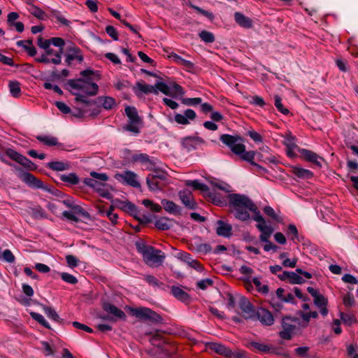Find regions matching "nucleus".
I'll return each instance as SVG.
<instances>
[{
    "label": "nucleus",
    "instance_id": "40",
    "mask_svg": "<svg viewBox=\"0 0 358 358\" xmlns=\"http://www.w3.org/2000/svg\"><path fill=\"white\" fill-rule=\"evenodd\" d=\"M17 162L29 171H34L37 168L36 165L34 163H33L30 159H29L22 155Z\"/></svg>",
    "mask_w": 358,
    "mask_h": 358
},
{
    "label": "nucleus",
    "instance_id": "34",
    "mask_svg": "<svg viewBox=\"0 0 358 358\" xmlns=\"http://www.w3.org/2000/svg\"><path fill=\"white\" fill-rule=\"evenodd\" d=\"M185 93L184 90L180 87V102L186 106H196L201 103V98H183L182 95Z\"/></svg>",
    "mask_w": 358,
    "mask_h": 358
},
{
    "label": "nucleus",
    "instance_id": "36",
    "mask_svg": "<svg viewBox=\"0 0 358 358\" xmlns=\"http://www.w3.org/2000/svg\"><path fill=\"white\" fill-rule=\"evenodd\" d=\"M161 203L166 212L172 214H176L178 213V206L174 202L163 199Z\"/></svg>",
    "mask_w": 358,
    "mask_h": 358
},
{
    "label": "nucleus",
    "instance_id": "21",
    "mask_svg": "<svg viewBox=\"0 0 358 358\" xmlns=\"http://www.w3.org/2000/svg\"><path fill=\"white\" fill-rule=\"evenodd\" d=\"M327 303V299L321 294H319L314 298V303L320 309V313L323 316H326L328 314Z\"/></svg>",
    "mask_w": 358,
    "mask_h": 358
},
{
    "label": "nucleus",
    "instance_id": "32",
    "mask_svg": "<svg viewBox=\"0 0 358 358\" xmlns=\"http://www.w3.org/2000/svg\"><path fill=\"white\" fill-rule=\"evenodd\" d=\"M257 228L259 231H261V234L259 236L260 241L267 242L273 231V227H262V226H257Z\"/></svg>",
    "mask_w": 358,
    "mask_h": 358
},
{
    "label": "nucleus",
    "instance_id": "49",
    "mask_svg": "<svg viewBox=\"0 0 358 358\" xmlns=\"http://www.w3.org/2000/svg\"><path fill=\"white\" fill-rule=\"evenodd\" d=\"M275 106L278 108V110L281 112L284 115H287L289 111L287 108H285L282 103V99L278 95H275Z\"/></svg>",
    "mask_w": 358,
    "mask_h": 358
},
{
    "label": "nucleus",
    "instance_id": "14",
    "mask_svg": "<svg viewBox=\"0 0 358 358\" xmlns=\"http://www.w3.org/2000/svg\"><path fill=\"white\" fill-rule=\"evenodd\" d=\"M133 90L138 96H140L142 94H157V90L154 85H147L143 82H138L136 85L133 87Z\"/></svg>",
    "mask_w": 358,
    "mask_h": 358
},
{
    "label": "nucleus",
    "instance_id": "56",
    "mask_svg": "<svg viewBox=\"0 0 358 358\" xmlns=\"http://www.w3.org/2000/svg\"><path fill=\"white\" fill-rule=\"evenodd\" d=\"M50 44H53L55 46L59 47L60 48L59 52H63V48L65 45V42L63 38L59 37H53L50 39Z\"/></svg>",
    "mask_w": 358,
    "mask_h": 358
},
{
    "label": "nucleus",
    "instance_id": "11",
    "mask_svg": "<svg viewBox=\"0 0 358 358\" xmlns=\"http://www.w3.org/2000/svg\"><path fill=\"white\" fill-rule=\"evenodd\" d=\"M21 178L25 183L31 187L47 189V187L43 184V182L30 173H23L21 176Z\"/></svg>",
    "mask_w": 358,
    "mask_h": 358
},
{
    "label": "nucleus",
    "instance_id": "2",
    "mask_svg": "<svg viewBox=\"0 0 358 358\" xmlns=\"http://www.w3.org/2000/svg\"><path fill=\"white\" fill-rule=\"evenodd\" d=\"M136 246L137 250L142 254L143 260L148 265L157 266L164 262L165 256L161 250L142 242H137Z\"/></svg>",
    "mask_w": 358,
    "mask_h": 358
},
{
    "label": "nucleus",
    "instance_id": "28",
    "mask_svg": "<svg viewBox=\"0 0 358 358\" xmlns=\"http://www.w3.org/2000/svg\"><path fill=\"white\" fill-rule=\"evenodd\" d=\"M206 194L214 204L219 206H227V201L220 194L210 191Z\"/></svg>",
    "mask_w": 358,
    "mask_h": 358
},
{
    "label": "nucleus",
    "instance_id": "53",
    "mask_svg": "<svg viewBox=\"0 0 358 358\" xmlns=\"http://www.w3.org/2000/svg\"><path fill=\"white\" fill-rule=\"evenodd\" d=\"M62 279L66 282L75 285L78 282L77 278L68 273H62L60 274Z\"/></svg>",
    "mask_w": 358,
    "mask_h": 358
},
{
    "label": "nucleus",
    "instance_id": "7",
    "mask_svg": "<svg viewBox=\"0 0 358 358\" xmlns=\"http://www.w3.org/2000/svg\"><path fill=\"white\" fill-rule=\"evenodd\" d=\"M133 315L140 320L150 321L151 322L159 323L162 322V317L148 308H138L132 310Z\"/></svg>",
    "mask_w": 358,
    "mask_h": 358
},
{
    "label": "nucleus",
    "instance_id": "13",
    "mask_svg": "<svg viewBox=\"0 0 358 358\" xmlns=\"http://www.w3.org/2000/svg\"><path fill=\"white\" fill-rule=\"evenodd\" d=\"M115 207H117L125 212L130 213L131 215L136 217L138 210L136 206L129 201H122L119 199H115L113 201Z\"/></svg>",
    "mask_w": 358,
    "mask_h": 358
},
{
    "label": "nucleus",
    "instance_id": "3",
    "mask_svg": "<svg viewBox=\"0 0 358 358\" xmlns=\"http://www.w3.org/2000/svg\"><path fill=\"white\" fill-rule=\"evenodd\" d=\"M66 85L71 89L82 90L87 96H94L98 93L99 86L92 82V78L68 80Z\"/></svg>",
    "mask_w": 358,
    "mask_h": 358
},
{
    "label": "nucleus",
    "instance_id": "27",
    "mask_svg": "<svg viewBox=\"0 0 358 358\" xmlns=\"http://www.w3.org/2000/svg\"><path fill=\"white\" fill-rule=\"evenodd\" d=\"M96 103H102L103 107L106 110L112 109L115 105V100L110 96H99L96 99Z\"/></svg>",
    "mask_w": 358,
    "mask_h": 358
},
{
    "label": "nucleus",
    "instance_id": "17",
    "mask_svg": "<svg viewBox=\"0 0 358 358\" xmlns=\"http://www.w3.org/2000/svg\"><path fill=\"white\" fill-rule=\"evenodd\" d=\"M257 315L259 321L266 326H271L274 322V318L270 311L265 308H260L257 312Z\"/></svg>",
    "mask_w": 358,
    "mask_h": 358
},
{
    "label": "nucleus",
    "instance_id": "51",
    "mask_svg": "<svg viewBox=\"0 0 358 358\" xmlns=\"http://www.w3.org/2000/svg\"><path fill=\"white\" fill-rule=\"evenodd\" d=\"M43 310H44L45 313H46V315H48V317H49L50 318L52 319L55 321H57V322L59 321L60 318L53 308H52L50 307L45 306H43Z\"/></svg>",
    "mask_w": 358,
    "mask_h": 358
},
{
    "label": "nucleus",
    "instance_id": "25",
    "mask_svg": "<svg viewBox=\"0 0 358 358\" xmlns=\"http://www.w3.org/2000/svg\"><path fill=\"white\" fill-rule=\"evenodd\" d=\"M185 184L187 187H191L194 190H200L203 193H207L209 191V187L199 182L197 180H185Z\"/></svg>",
    "mask_w": 358,
    "mask_h": 358
},
{
    "label": "nucleus",
    "instance_id": "12",
    "mask_svg": "<svg viewBox=\"0 0 358 358\" xmlns=\"http://www.w3.org/2000/svg\"><path fill=\"white\" fill-rule=\"evenodd\" d=\"M239 306L245 318H252L255 316L256 312L252 304L245 297L243 296L240 299Z\"/></svg>",
    "mask_w": 358,
    "mask_h": 358
},
{
    "label": "nucleus",
    "instance_id": "26",
    "mask_svg": "<svg viewBox=\"0 0 358 358\" xmlns=\"http://www.w3.org/2000/svg\"><path fill=\"white\" fill-rule=\"evenodd\" d=\"M36 139L49 147L59 145L58 139L52 136H37Z\"/></svg>",
    "mask_w": 358,
    "mask_h": 358
},
{
    "label": "nucleus",
    "instance_id": "46",
    "mask_svg": "<svg viewBox=\"0 0 358 358\" xmlns=\"http://www.w3.org/2000/svg\"><path fill=\"white\" fill-rule=\"evenodd\" d=\"M201 39L206 43H213L215 41V36L213 33L203 30L199 34Z\"/></svg>",
    "mask_w": 358,
    "mask_h": 358
},
{
    "label": "nucleus",
    "instance_id": "55",
    "mask_svg": "<svg viewBox=\"0 0 358 358\" xmlns=\"http://www.w3.org/2000/svg\"><path fill=\"white\" fill-rule=\"evenodd\" d=\"M287 235L292 236L291 239L295 240L299 238V233L296 227L294 224H289L287 228Z\"/></svg>",
    "mask_w": 358,
    "mask_h": 358
},
{
    "label": "nucleus",
    "instance_id": "20",
    "mask_svg": "<svg viewBox=\"0 0 358 358\" xmlns=\"http://www.w3.org/2000/svg\"><path fill=\"white\" fill-rule=\"evenodd\" d=\"M234 19L236 22L243 28L250 29L252 27V20L241 13L236 12L234 13Z\"/></svg>",
    "mask_w": 358,
    "mask_h": 358
},
{
    "label": "nucleus",
    "instance_id": "50",
    "mask_svg": "<svg viewBox=\"0 0 358 358\" xmlns=\"http://www.w3.org/2000/svg\"><path fill=\"white\" fill-rule=\"evenodd\" d=\"M30 315L31 316V317L34 320H35L36 321L39 322L41 325H43L45 328L50 329L49 324L41 314H38V313H36L34 312H31Z\"/></svg>",
    "mask_w": 358,
    "mask_h": 358
},
{
    "label": "nucleus",
    "instance_id": "59",
    "mask_svg": "<svg viewBox=\"0 0 358 358\" xmlns=\"http://www.w3.org/2000/svg\"><path fill=\"white\" fill-rule=\"evenodd\" d=\"M213 284V281L211 279L206 278L203 279L197 282V287L201 289H206L208 286H211Z\"/></svg>",
    "mask_w": 358,
    "mask_h": 358
},
{
    "label": "nucleus",
    "instance_id": "47",
    "mask_svg": "<svg viewBox=\"0 0 358 358\" xmlns=\"http://www.w3.org/2000/svg\"><path fill=\"white\" fill-rule=\"evenodd\" d=\"M155 87L158 91L162 92L163 94L166 95H171V89L170 87L163 82L158 81L155 84Z\"/></svg>",
    "mask_w": 358,
    "mask_h": 358
},
{
    "label": "nucleus",
    "instance_id": "64",
    "mask_svg": "<svg viewBox=\"0 0 358 358\" xmlns=\"http://www.w3.org/2000/svg\"><path fill=\"white\" fill-rule=\"evenodd\" d=\"M196 249L197 252L202 253V254H207L211 251V247L208 243L199 244V245H197Z\"/></svg>",
    "mask_w": 358,
    "mask_h": 358
},
{
    "label": "nucleus",
    "instance_id": "1",
    "mask_svg": "<svg viewBox=\"0 0 358 358\" xmlns=\"http://www.w3.org/2000/svg\"><path fill=\"white\" fill-rule=\"evenodd\" d=\"M229 206L234 213L236 219L241 221L248 220L250 217L249 211L256 212L257 206L247 196L239 194L228 195Z\"/></svg>",
    "mask_w": 358,
    "mask_h": 358
},
{
    "label": "nucleus",
    "instance_id": "9",
    "mask_svg": "<svg viewBox=\"0 0 358 358\" xmlns=\"http://www.w3.org/2000/svg\"><path fill=\"white\" fill-rule=\"evenodd\" d=\"M166 175L148 176L146 183L151 191L162 189L166 185Z\"/></svg>",
    "mask_w": 358,
    "mask_h": 358
},
{
    "label": "nucleus",
    "instance_id": "22",
    "mask_svg": "<svg viewBox=\"0 0 358 358\" xmlns=\"http://www.w3.org/2000/svg\"><path fill=\"white\" fill-rule=\"evenodd\" d=\"M131 162L133 163L141 162L142 164H145L148 165V169H151L154 166L152 160L149 158V156L144 153L133 155L131 157Z\"/></svg>",
    "mask_w": 358,
    "mask_h": 358
},
{
    "label": "nucleus",
    "instance_id": "63",
    "mask_svg": "<svg viewBox=\"0 0 358 358\" xmlns=\"http://www.w3.org/2000/svg\"><path fill=\"white\" fill-rule=\"evenodd\" d=\"M3 259L9 263H13L15 262V256L9 250H5L2 253Z\"/></svg>",
    "mask_w": 358,
    "mask_h": 358
},
{
    "label": "nucleus",
    "instance_id": "39",
    "mask_svg": "<svg viewBox=\"0 0 358 358\" xmlns=\"http://www.w3.org/2000/svg\"><path fill=\"white\" fill-rule=\"evenodd\" d=\"M60 179L62 181L71 185H77L79 182V178L75 173L61 175Z\"/></svg>",
    "mask_w": 358,
    "mask_h": 358
},
{
    "label": "nucleus",
    "instance_id": "16",
    "mask_svg": "<svg viewBox=\"0 0 358 358\" xmlns=\"http://www.w3.org/2000/svg\"><path fill=\"white\" fill-rule=\"evenodd\" d=\"M206 347L208 349L214 351L217 354L226 357H231L232 356V351L222 344L217 343H207Z\"/></svg>",
    "mask_w": 358,
    "mask_h": 358
},
{
    "label": "nucleus",
    "instance_id": "33",
    "mask_svg": "<svg viewBox=\"0 0 358 358\" xmlns=\"http://www.w3.org/2000/svg\"><path fill=\"white\" fill-rule=\"evenodd\" d=\"M180 201L187 209L195 210L198 208V203L193 196H180Z\"/></svg>",
    "mask_w": 358,
    "mask_h": 358
},
{
    "label": "nucleus",
    "instance_id": "5",
    "mask_svg": "<svg viewBox=\"0 0 358 358\" xmlns=\"http://www.w3.org/2000/svg\"><path fill=\"white\" fill-rule=\"evenodd\" d=\"M125 113L129 118V123L124 127V129L134 134H138L139 127L141 126L143 122L138 115L136 108L127 106L125 108Z\"/></svg>",
    "mask_w": 358,
    "mask_h": 358
},
{
    "label": "nucleus",
    "instance_id": "48",
    "mask_svg": "<svg viewBox=\"0 0 358 358\" xmlns=\"http://www.w3.org/2000/svg\"><path fill=\"white\" fill-rule=\"evenodd\" d=\"M73 95L76 96L75 101L76 102H81L85 103L87 106L92 105L96 103V101L88 100L85 98V96L79 93L72 92Z\"/></svg>",
    "mask_w": 358,
    "mask_h": 358
},
{
    "label": "nucleus",
    "instance_id": "52",
    "mask_svg": "<svg viewBox=\"0 0 358 358\" xmlns=\"http://www.w3.org/2000/svg\"><path fill=\"white\" fill-rule=\"evenodd\" d=\"M286 145H287V155L291 157H293L294 156H295V154L294 153L293 150L297 146L293 142V138H288L287 143H286Z\"/></svg>",
    "mask_w": 358,
    "mask_h": 358
},
{
    "label": "nucleus",
    "instance_id": "45",
    "mask_svg": "<svg viewBox=\"0 0 358 358\" xmlns=\"http://www.w3.org/2000/svg\"><path fill=\"white\" fill-rule=\"evenodd\" d=\"M254 213L255 215L252 216V219L258 222L257 226H262V227H272L271 226L266 224L265 219L260 214V212L257 208L256 212H254Z\"/></svg>",
    "mask_w": 358,
    "mask_h": 358
},
{
    "label": "nucleus",
    "instance_id": "30",
    "mask_svg": "<svg viewBox=\"0 0 358 358\" xmlns=\"http://www.w3.org/2000/svg\"><path fill=\"white\" fill-rule=\"evenodd\" d=\"M256 155L257 152L255 151H246L245 150L244 152L238 155L240 156L241 159L248 162L251 165L260 167L257 163L254 162V159Z\"/></svg>",
    "mask_w": 358,
    "mask_h": 358
},
{
    "label": "nucleus",
    "instance_id": "35",
    "mask_svg": "<svg viewBox=\"0 0 358 358\" xmlns=\"http://www.w3.org/2000/svg\"><path fill=\"white\" fill-rule=\"evenodd\" d=\"M173 226V222L165 217H161L155 222V227L160 230H168Z\"/></svg>",
    "mask_w": 358,
    "mask_h": 358
},
{
    "label": "nucleus",
    "instance_id": "38",
    "mask_svg": "<svg viewBox=\"0 0 358 358\" xmlns=\"http://www.w3.org/2000/svg\"><path fill=\"white\" fill-rule=\"evenodd\" d=\"M29 4L31 6V8L29 9V12L31 15H33L34 17L41 20H45V18L47 17V15L43 10H41L40 8L34 4Z\"/></svg>",
    "mask_w": 358,
    "mask_h": 358
},
{
    "label": "nucleus",
    "instance_id": "62",
    "mask_svg": "<svg viewBox=\"0 0 358 358\" xmlns=\"http://www.w3.org/2000/svg\"><path fill=\"white\" fill-rule=\"evenodd\" d=\"M192 301V298L187 292L180 289V302H182L185 305H189Z\"/></svg>",
    "mask_w": 358,
    "mask_h": 358
},
{
    "label": "nucleus",
    "instance_id": "19",
    "mask_svg": "<svg viewBox=\"0 0 358 358\" xmlns=\"http://www.w3.org/2000/svg\"><path fill=\"white\" fill-rule=\"evenodd\" d=\"M180 260L184 261L190 267L194 268L198 271H202L203 269L202 265L197 260L192 259L190 255L187 252H180Z\"/></svg>",
    "mask_w": 358,
    "mask_h": 358
},
{
    "label": "nucleus",
    "instance_id": "43",
    "mask_svg": "<svg viewBox=\"0 0 358 358\" xmlns=\"http://www.w3.org/2000/svg\"><path fill=\"white\" fill-rule=\"evenodd\" d=\"M10 92L14 97H18L20 94L21 89L20 83L17 81H10L8 84Z\"/></svg>",
    "mask_w": 358,
    "mask_h": 358
},
{
    "label": "nucleus",
    "instance_id": "41",
    "mask_svg": "<svg viewBox=\"0 0 358 358\" xmlns=\"http://www.w3.org/2000/svg\"><path fill=\"white\" fill-rule=\"evenodd\" d=\"M287 281L291 284H303L305 280L297 273L289 271Z\"/></svg>",
    "mask_w": 358,
    "mask_h": 358
},
{
    "label": "nucleus",
    "instance_id": "18",
    "mask_svg": "<svg viewBox=\"0 0 358 358\" xmlns=\"http://www.w3.org/2000/svg\"><path fill=\"white\" fill-rule=\"evenodd\" d=\"M102 306L103 309L111 314L113 317H116L120 319H124L126 317L125 313L121 309L110 303L104 302Z\"/></svg>",
    "mask_w": 358,
    "mask_h": 358
},
{
    "label": "nucleus",
    "instance_id": "29",
    "mask_svg": "<svg viewBox=\"0 0 358 358\" xmlns=\"http://www.w3.org/2000/svg\"><path fill=\"white\" fill-rule=\"evenodd\" d=\"M47 166L50 169L57 171L69 170L70 169L69 164L63 162H51L47 164Z\"/></svg>",
    "mask_w": 358,
    "mask_h": 358
},
{
    "label": "nucleus",
    "instance_id": "42",
    "mask_svg": "<svg viewBox=\"0 0 358 358\" xmlns=\"http://www.w3.org/2000/svg\"><path fill=\"white\" fill-rule=\"evenodd\" d=\"M85 184L95 189L96 191L100 192L103 189V184L101 182H99L96 180H94V178H86L84 181Z\"/></svg>",
    "mask_w": 358,
    "mask_h": 358
},
{
    "label": "nucleus",
    "instance_id": "58",
    "mask_svg": "<svg viewBox=\"0 0 358 358\" xmlns=\"http://www.w3.org/2000/svg\"><path fill=\"white\" fill-rule=\"evenodd\" d=\"M41 345L46 356L54 355L55 350L48 342H41Z\"/></svg>",
    "mask_w": 358,
    "mask_h": 358
},
{
    "label": "nucleus",
    "instance_id": "37",
    "mask_svg": "<svg viewBox=\"0 0 358 358\" xmlns=\"http://www.w3.org/2000/svg\"><path fill=\"white\" fill-rule=\"evenodd\" d=\"M196 117V113L192 109H187L184 112V115H180V124H189L188 119L194 120Z\"/></svg>",
    "mask_w": 358,
    "mask_h": 358
},
{
    "label": "nucleus",
    "instance_id": "15",
    "mask_svg": "<svg viewBox=\"0 0 358 358\" xmlns=\"http://www.w3.org/2000/svg\"><path fill=\"white\" fill-rule=\"evenodd\" d=\"M299 151L306 161L313 163L317 167H322L321 162L319 159L324 160V159L315 152L306 149H299Z\"/></svg>",
    "mask_w": 358,
    "mask_h": 358
},
{
    "label": "nucleus",
    "instance_id": "54",
    "mask_svg": "<svg viewBox=\"0 0 358 358\" xmlns=\"http://www.w3.org/2000/svg\"><path fill=\"white\" fill-rule=\"evenodd\" d=\"M52 15L57 20L58 22H59L61 24L69 27L71 22L66 20L65 17H62L59 12L57 10H52Z\"/></svg>",
    "mask_w": 358,
    "mask_h": 358
},
{
    "label": "nucleus",
    "instance_id": "8",
    "mask_svg": "<svg viewBox=\"0 0 358 358\" xmlns=\"http://www.w3.org/2000/svg\"><path fill=\"white\" fill-rule=\"evenodd\" d=\"M115 178L119 181H122L131 187H140V183L137 180V175L133 171H124L122 173H116L115 175Z\"/></svg>",
    "mask_w": 358,
    "mask_h": 358
},
{
    "label": "nucleus",
    "instance_id": "31",
    "mask_svg": "<svg viewBox=\"0 0 358 358\" xmlns=\"http://www.w3.org/2000/svg\"><path fill=\"white\" fill-rule=\"evenodd\" d=\"M292 172L299 178L309 179L313 176V173L310 170L296 166L293 168Z\"/></svg>",
    "mask_w": 358,
    "mask_h": 358
},
{
    "label": "nucleus",
    "instance_id": "57",
    "mask_svg": "<svg viewBox=\"0 0 358 358\" xmlns=\"http://www.w3.org/2000/svg\"><path fill=\"white\" fill-rule=\"evenodd\" d=\"M309 349L307 346L297 348L295 349V354L300 357H308Z\"/></svg>",
    "mask_w": 358,
    "mask_h": 358
},
{
    "label": "nucleus",
    "instance_id": "60",
    "mask_svg": "<svg viewBox=\"0 0 358 358\" xmlns=\"http://www.w3.org/2000/svg\"><path fill=\"white\" fill-rule=\"evenodd\" d=\"M6 154L8 157L15 161L16 162L22 156L21 154L10 148H8L6 150Z\"/></svg>",
    "mask_w": 358,
    "mask_h": 358
},
{
    "label": "nucleus",
    "instance_id": "61",
    "mask_svg": "<svg viewBox=\"0 0 358 358\" xmlns=\"http://www.w3.org/2000/svg\"><path fill=\"white\" fill-rule=\"evenodd\" d=\"M106 33L114 40H118V34L113 26L108 25L106 27Z\"/></svg>",
    "mask_w": 358,
    "mask_h": 358
},
{
    "label": "nucleus",
    "instance_id": "4",
    "mask_svg": "<svg viewBox=\"0 0 358 358\" xmlns=\"http://www.w3.org/2000/svg\"><path fill=\"white\" fill-rule=\"evenodd\" d=\"M220 140L227 145L235 155H240L245 150V145L241 143L243 138L240 136L222 134L220 136Z\"/></svg>",
    "mask_w": 358,
    "mask_h": 358
},
{
    "label": "nucleus",
    "instance_id": "23",
    "mask_svg": "<svg viewBox=\"0 0 358 358\" xmlns=\"http://www.w3.org/2000/svg\"><path fill=\"white\" fill-rule=\"evenodd\" d=\"M203 143L204 141L200 137H187L183 139L182 146L189 151L195 149L198 143Z\"/></svg>",
    "mask_w": 358,
    "mask_h": 358
},
{
    "label": "nucleus",
    "instance_id": "10",
    "mask_svg": "<svg viewBox=\"0 0 358 358\" xmlns=\"http://www.w3.org/2000/svg\"><path fill=\"white\" fill-rule=\"evenodd\" d=\"M247 347L255 352L272 354L275 351V348L272 345L259 341L248 342Z\"/></svg>",
    "mask_w": 358,
    "mask_h": 358
},
{
    "label": "nucleus",
    "instance_id": "44",
    "mask_svg": "<svg viewBox=\"0 0 358 358\" xmlns=\"http://www.w3.org/2000/svg\"><path fill=\"white\" fill-rule=\"evenodd\" d=\"M180 68L192 73L195 72L196 66L194 63L180 57Z\"/></svg>",
    "mask_w": 358,
    "mask_h": 358
},
{
    "label": "nucleus",
    "instance_id": "6",
    "mask_svg": "<svg viewBox=\"0 0 358 358\" xmlns=\"http://www.w3.org/2000/svg\"><path fill=\"white\" fill-rule=\"evenodd\" d=\"M299 319L295 317L288 316L283 317L282 320V330L279 333L280 338L285 340H290L296 329V323H299Z\"/></svg>",
    "mask_w": 358,
    "mask_h": 358
},
{
    "label": "nucleus",
    "instance_id": "24",
    "mask_svg": "<svg viewBox=\"0 0 358 358\" xmlns=\"http://www.w3.org/2000/svg\"><path fill=\"white\" fill-rule=\"evenodd\" d=\"M217 224H218V227H217V229H216V233L217 235L224 236V237L230 236L231 232L232 230L231 225H229L228 224H225L222 220H218Z\"/></svg>",
    "mask_w": 358,
    "mask_h": 358
}]
</instances>
